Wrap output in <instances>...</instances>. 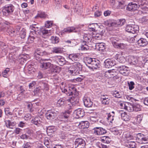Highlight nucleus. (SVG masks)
<instances>
[{
    "instance_id": "obj_1",
    "label": "nucleus",
    "mask_w": 148,
    "mask_h": 148,
    "mask_svg": "<svg viewBox=\"0 0 148 148\" xmlns=\"http://www.w3.org/2000/svg\"><path fill=\"white\" fill-rule=\"evenodd\" d=\"M62 91L67 95L72 96L67 101H69L74 106L79 103V99L78 96V93L76 91V89L74 87L69 86L67 88H64L63 89H62Z\"/></svg>"
},
{
    "instance_id": "obj_2",
    "label": "nucleus",
    "mask_w": 148,
    "mask_h": 148,
    "mask_svg": "<svg viewBox=\"0 0 148 148\" xmlns=\"http://www.w3.org/2000/svg\"><path fill=\"white\" fill-rule=\"evenodd\" d=\"M81 65L80 63L75 62L69 69V72L73 75H77L79 73Z\"/></svg>"
},
{
    "instance_id": "obj_3",
    "label": "nucleus",
    "mask_w": 148,
    "mask_h": 148,
    "mask_svg": "<svg viewBox=\"0 0 148 148\" xmlns=\"http://www.w3.org/2000/svg\"><path fill=\"white\" fill-rule=\"evenodd\" d=\"M14 8V7L12 4L5 6L2 10L3 14L6 16H8L12 14Z\"/></svg>"
},
{
    "instance_id": "obj_4",
    "label": "nucleus",
    "mask_w": 148,
    "mask_h": 148,
    "mask_svg": "<svg viewBox=\"0 0 148 148\" xmlns=\"http://www.w3.org/2000/svg\"><path fill=\"white\" fill-rule=\"evenodd\" d=\"M43 61L45 62H42L41 63L40 66L44 69H49L52 68L53 64H51V62L52 60L50 59H43Z\"/></svg>"
},
{
    "instance_id": "obj_5",
    "label": "nucleus",
    "mask_w": 148,
    "mask_h": 148,
    "mask_svg": "<svg viewBox=\"0 0 148 148\" xmlns=\"http://www.w3.org/2000/svg\"><path fill=\"white\" fill-rule=\"evenodd\" d=\"M107 130L104 129L100 127H96L92 130V132L95 135H101L107 133Z\"/></svg>"
},
{
    "instance_id": "obj_6",
    "label": "nucleus",
    "mask_w": 148,
    "mask_h": 148,
    "mask_svg": "<svg viewBox=\"0 0 148 148\" xmlns=\"http://www.w3.org/2000/svg\"><path fill=\"white\" fill-rule=\"evenodd\" d=\"M74 143L76 148H85L86 142L82 138H78L76 139Z\"/></svg>"
},
{
    "instance_id": "obj_7",
    "label": "nucleus",
    "mask_w": 148,
    "mask_h": 148,
    "mask_svg": "<svg viewBox=\"0 0 148 148\" xmlns=\"http://www.w3.org/2000/svg\"><path fill=\"white\" fill-rule=\"evenodd\" d=\"M129 69V68L128 67L125 65H122L118 67V69L120 73L125 76H127L129 75L130 71Z\"/></svg>"
},
{
    "instance_id": "obj_8",
    "label": "nucleus",
    "mask_w": 148,
    "mask_h": 148,
    "mask_svg": "<svg viewBox=\"0 0 148 148\" xmlns=\"http://www.w3.org/2000/svg\"><path fill=\"white\" fill-rule=\"evenodd\" d=\"M136 136L137 139L140 141L142 143H146L148 142V138L144 135L141 133H138L136 134Z\"/></svg>"
},
{
    "instance_id": "obj_9",
    "label": "nucleus",
    "mask_w": 148,
    "mask_h": 148,
    "mask_svg": "<svg viewBox=\"0 0 148 148\" xmlns=\"http://www.w3.org/2000/svg\"><path fill=\"white\" fill-rule=\"evenodd\" d=\"M56 116V114L53 110H48L45 114V116L47 119L51 120Z\"/></svg>"
},
{
    "instance_id": "obj_10",
    "label": "nucleus",
    "mask_w": 148,
    "mask_h": 148,
    "mask_svg": "<svg viewBox=\"0 0 148 148\" xmlns=\"http://www.w3.org/2000/svg\"><path fill=\"white\" fill-rule=\"evenodd\" d=\"M129 62L130 64L138 66L140 64V61H139L137 58L131 56L128 59Z\"/></svg>"
},
{
    "instance_id": "obj_11",
    "label": "nucleus",
    "mask_w": 148,
    "mask_h": 148,
    "mask_svg": "<svg viewBox=\"0 0 148 148\" xmlns=\"http://www.w3.org/2000/svg\"><path fill=\"white\" fill-rule=\"evenodd\" d=\"M99 60L95 58L93 59V61L90 65L88 66V67L92 70L97 69L99 68Z\"/></svg>"
},
{
    "instance_id": "obj_12",
    "label": "nucleus",
    "mask_w": 148,
    "mask_h": 148,
    "mask_svg": "<svg viewBox=\"0 0 148 148\" xmlns=\"http://www.w3.org/2000/svg\"><path fill=\"white\" fill-rule=\"evenodd\" d=\"M38 85L41 90H48L49 89L48 84L46 82L43 81H39L38 82Z\"/></svg>"
},
{
    "instance_id": "obj_13",
    "label": "nucleus",
    "mask_w": 148,
    "mask_h": 148,
    "mask_svg": "<svg viewBox=\"0 0 148 148\" xmlns=\"http://www.w3.org/2000/svg\"><path fill=\"white\" fill-rule=\"evenodd\" d=\"M83 101L85 106L86 107H91L93 105V103L90 98L87 97H84L83 98Z\"/></svg>"
},
{
    "instance_id": "obj_14",
    "label": "nucleus",
    "mask_w": 148,
    "mask_h": 148,
    "mask_svg": "<svg viewBox=\"0 0 148 148\" xmlns=\"http://www.w3.org/2000/svg\"><path fill=\"white\" fill-rule=\"evenodd\" d=\"M104 64L106 68H110L115 65V63L114 61H111L110 60L108 59L105 60Z\"/></svg>"
},
{
    "instance_id": "obj_15",
    "label": "nucleus",
    "mask_w": 148,
    "mask_h": 148,
    "mask_svg": "<svg viewBox=\"0 0 148 148\" xmlns=\"http://www.w3.org/2000/svg\"><path fill=\"white\" fill-rule=\"evenodd\" d=\"M57 63L60 66H62L65 63L64 58L61 56H56L55 57Z\"/></svg>"
},
{
    "instance_id": "obj_16",
    "label": "nucleus",
    "mask_w": 148,
    "mask_h": 148,
    "mask_svg": "<svg viewBox=\"0 0 148 148\" xmlns=\"http://www.w3.org/2000/svg\"><path fill=\"white\" fill-rule=\"evenodd\" d=\"M138 9L135 3H129L126 7V9L129 11H135Z\"/></svg>"
},
{
    "instance_id": "obj_17",
    "label": "nucleus",
    "mask_w": 148,
    "mask_h": 148,
    "mask_svg": "<svg viewBox=\"0 0 148 148\" xmlns=\"http://www.w3.org/2000/svg\"><path fill=\"white\" fill-rule=\"evenodd\" d=\"M79 55L80 54L79 53L71 54L69 55V58L73 61H78L79 59Z\"/></svg>"
},
{
    "instance_id": "obj_18",
    "label": "nucleus",
    "mask_w": 148,
    "mask_h": 148,
    "mask_svg": "<svg viewBox=\"0 0 148 148\" xmlns=\"http://www.w3.org/2000/svg\"><path fill=\"white\" fill-rule=\"evenodd\" d=\"M55 127L53 126H48L46 130L47 133L49 136H52L55 131Z\"/></svg>"
},
{
    "instance_id": "obj_19",
    "label": "nucleus",
    "mask_w": 148,
    "mask_h": 148,
    "mask_svg": "<svg viewBox=\"0 0 148 148\" xmlns=\"http://www.w3.org/2000/svg\"><path fill=\"white\" fill-rule=\"evenodd\" d=\"M5 29L6 30L7 32L9 34V35L11 36H14V33L15 31L14 29L11 27H8L7 25L5 27Z\"/></svg>"
},
{
    "instance_id": "obj_20",
    "label": "nucleus",
    "mask_w": 148,
    "mask_h": 148,
    "mask_svg": "<svg viewBox=\"0 0 148 148\" xmlns=\"http://www.w3.org/2000/svg\"><path fill=\"white\" fill-rule=\"evenodd\" d=\"M138 43L140 46H145L148 44V42L145 39L141 38L138 41Z\"/></svg>"
},
{
    "instance_id": "obj_21",
    "label": "nucleus",
    "mask_w": 148,
    "mask_h": 148,
    "mask_svg": "<svg viewBox=\"0 0 148 148\" xmlns=\"http://www.w3.org/2000/svg\"><path fill=\"white\" fill-rule=\"evenodd\" d=\"M5 124L7 127L12 129L15 126L16 123L14 122L8 120L5 121Z\"/></svg>"
},
{
    "instance_id": "obj_22",
    "label": "nucleus",
    "mask_w": 148,
    "mask_h": 148,
    "mask_svg": "<svg viewBox=\"0 0 148 148\" xmlns=\"http://www.w3.org/2000/svg\"><path fill=\"white\" fill-rule=\"evenodd\" d=\"M135 3H136V6L138 9L139 8H141L142 9H145V6L143 7H142L143 6L145 5V1L139 0L137 2H136Z\"/></svg>"
},
{
    "instance_id": "obj_23",
    "label": "nucleus",
    "mask_w": 148,
    "mask_h": 148,
    "mask_svg": "<svg viewBox=\"0 0 148 148\" xmlns=\"http://www.w3.org/2000/svg\"><path fill=\"white\" fill-rule=\"evenodd\" d=\"M76 114L78 118H81L84 115L85 112L83 110L78 109L76 111Z\"/></svg>"
},
{
    "instance_id": "obj_24",
    "label": "nucleus",
    "mask_w": 148,
    "mask_h": 148,
    "mask_svg": "<svg viewBox=\"0 0 148 148\" xmlns=\"http://www.w3.org/2000/svg\"><path fill=\"white\" fill-rule=\"evenodd\" d=\"M72 112V111H66L62 114V118L64 119V121H67L69 116V114Z\"/></svg>"
},
{
    "instance_id": "obj_25",
    "label": "nucleus",
    "mask_w": 148,
    "mask_h": 148,
    "mask_svg": "<svg viewBox=\"0 0 148 148\" xmlns=\"http://www.w3.org/2000/svg\"><path fill=\"white\" fill-rule=\"evenodd\" d=\"M102 143L107 144H109L111 141V139L108 136H104L101 138Z\"/></svg>"
},
{
    "instance_id": "obj_26",
    "label": "nucleus",
    "mask_w": 148,
    "mask_h": 148,
    "mask_svg": "<svg viewBox=\"0 0 148 148\" xmlns=\"http://www.w3.org/2000/svg\"><path fill=\"white\" fill-rule=\"evenodd\" d=\"M107 114L108 116L107 119L110 122L113 123H115V121L114 118V115H112L110 113H107Z\"/></svg>"
},
{
    "instance_id": "obj_27",
    "label": "nucleus",
    "mask_w": 148,
    "mask_h": 148,
    "mask_svg": "<svg viewBox=\"0 0 148 148\" xmlns=\"http://www.w3.org/2000/svg\"><path fill=\"white\" fill-rule=\"evenodd\" d=\"M121 114L122 119L125 121H127L130 120V116L125 112H121Z\"/></svg>"
},
{
    "instance_id": "obj_28",
    "label": "nucleus",
    "mask_w": 148,
    "mask_h": 148,
    "mask_svg": "<svg viewBox=\"0 0 148 148\" xmlns=\"http://www.w3.org/2000/svg\"><path fill=\"white\" fill-rule=\"evenodd\" d=\"M30 29H32L33 30L34 32H33L32 33L34 34H36V32L39 31L40 29V28L39 27L37 26L36 25H31L30 27Z\"/></svg>"
},
{
    "instance_id": "obj_29",
    "label": "nucleus",
    "mask_w": 148,
    "mask_h": 148,
    "mask_svg": "<svg viewBox=\"0 0 148 148\" xmlns=\"http://www.w3.org/2000/svg\"><path fill=\"white\" fill-rule=\"evenodd\" d=\"M32 123L37 125L40 124L41 123V121L40 120V119L38 117H36L33 119L31 121Z\"/></svg>"
},
{
    "instance_id": "obj_30",
    "label": "nucleus",
    "mask_w": 148,
    "mask_h": 148,
    "mask_svg": "<svg viewBox=\"0 0 148 148\" xmlns=\"http://www.w3.org/2000/svg\"><path fill=\"white\" fill-rule=\"evenodd\" d=\"M132 30L130 32V33L134 34L138 31L139 27L137 25H132Z\"/></svg>"
},
{
    "instance_id": "obj_31",
    "label": "nucleus",
    "mask_w": 148,
    "mask_h": 148,
    "mask_svg": "<svg viewBox=\"0 0 148 148\" xmlns=\"http://www.w3.org/2000/svg\"><path fill=\"white\" fill-rule=\"evenodd\" d=\"M89 125L88 122L87 121H82L79 124L81 126L82 128V129L88 128L89 127Z\"/></svg>"
},
{
    "instance_id": "obj_32",
    "label": "nucleus",
    "mask_w": 148,
    "mask_h": 148,
    "mask_svg": "<svg viewBox=\"0 0 148 148\" xmlns=\"http://www.w3.org/2000/svg\"><path fill=\"white\" fill-rule=\"evenodd\" d=\"M125 4L124 1L119 2L118 5L116 6V8L119 10L125 9Z\"/></svg>"
},
{
    "instance_id": "obj_33",
    "label": "nucleus",
    "mask_w": 148,
    "mask_h": 148,
    "mask_svg": "<svg viewBox=\"0 0 148 148\" xmlns=\"http://www.w3.org/2000/svg\"><path fill=\"white\" fill-rule=\"evenodd\" d=\"M63 51L62 48L55 47L53 49V52L56 53H62Z\"/></svg>"
},
{
    "instance_id": "obj_34",
    "label": "nucleus",
    "mask_w": 148,
    "mask_h": 148,
    "mask_svg": "<svg viewBox=\"0 0 148 148\" xmlns=\"http://www.w3.org/2000/svg\"><path fill=\"white\" fill-rule=\"evenodd\" d=\"M75 28L73 27H68L67 28L63 30V32L71 33L72 32H75L74 30H75Z\"/></svg>"
},
{
    "instance_id": "obj_35",
    "label": "nucleus",
    "mask_w": 148,
    "mask_h": 148,
    "mask_svg": "<svg viewBox=\"0 0 148 148\" xmlns=\"http://www.w3.org/2000/svg\"><path fill=\"white\" fill-rule=\"evenodd\" d=\"M113 94L114 97L117 98H121L122 96V93L121 92L116 90L114 91L113 92Z\"/></svg>"
},
{
    "instance_id": "obj_36",
    "label": "nucleus",
    "mask_w": 148,
    "mask_h": 148,
    "mask_svg": "<svg viewBox=\"0 0 148 148\" xmlns=\"http://www.w3.org/2000/svg\"><path fill=\"white\" fill-rule=\"evenodd\" d=\"M47 15L45 14L44 12H39L38 14L35 16V18H38L40 17L41 18H45L47 17Z\"/></svg>"
},
{
    "instance_id": "obj_37",
    "label": "nucleus",
    "mask_w": 148,
    "mask_h": 148,
    "mask_svg": "<svg viewBox=\"0 0 148 148\" xmlns=\"http://www.w3.org/2000/svg\"><path fill=\"white\" fill-rule=\"evenodd\" d=\"M39 42L40 45L42 46L47 45L48 44V41L45 39H41Z\"/></svg>"
},
{
    "instance_id": "obj_38",
    "label": "nucleus",
    "mask_w": 148,
    "mask_h": 148,
    "mask_svg": "<svg viewBox=\"0 0 148 148\" xmlns=\"http://www.w3.org/2000/svg\"><path fill=\"white\" fill-rule=\"evenodd\" d=\"M65 100L63 99H60L57 101V105L58 107H61L63 106L65 103Z\"/></svg>"
},
{
    "instance_id": "obj_39",
    "label": "nucleus",
    "mask_w": 148,
    "mask_h": 148,
    "mask_svg": "<svg viewBox=\"0 0 148 148\" xmlns=\"http://www.w3.org/2000/svg\"><path fill=\"white\" fill-rule=\"evenodd\" d=\"M51 40L52 43L56 44L58 43L59 42V39L58 37L55 36H52Z\"/></svg>"
},
{
    "instance_id": "obj_40",
    "label": "nucleus",
    "mask_w": 148,
    "mask_h": 148,
    "mask_svg": "<svg viewBox=\"0 0 148 148\" xmlns=\"http://www.w3.org/2000/svg\"><path fill=\"white\" fill-rule=\"evenodd\" d=\"M141 110V106L138 104L134 105V111L137 112Z\"/></svg>"
},
{
    "instance_id": "obj_41",
    "label": "nucleus",
    "mask_w": 148,
    "mask_h": 148,
    "mask_svg": "<svg viewBox=\"0 0 148 148\" xmlns=\"http://www.w3.org/2000/svg\"><path fill=\"white\" fill-rule=\"evenodd\" d=\"M112 43L114 46H122L125 45V44L123 43H119L117 41L115 40L112 41Z\"/></svg>"
},
{
    "instance_id": "obj_42",
    "label": "nucleus",
    "mask_w": 148,
    "mask_h": 148,
    "mask_svg": "<svg viewBox=\"0 0 148 148\" xmlns=\"http://www.w3.org/2000/svg\"><path fill=\"white\" fill-rule=\"evenodd\" d=\"M127 84L129 86V89L130 90H132L134 88L135 83L133 81L130 82H128Z\"/></svg>"
},
{
    "instance_id": "obj_43",
    "label": "nucleus",
    "mask_w": 148,
    "mask_h": 148,
    "mask_svg": "<svg viewBox=\"0 0 148 148\" xmlns=\"http://www.w3.org/2000/svg\"><path fill=\"white\" fill-rule=\"evenodd\" d=\"M27 70L29 73H32L34 72V66L32 64L29 65L27 67Z\"/></svg>"
},
{
    "instance_id": "obj_44",
    "label": "nucleus",
    "mask_w": 148,
    "mask_h": 148,
    "mask_svg": "<svg viewBox=\"0 0 148 148\" xmlns=\"http://www.w3.org/2000/svg\"><path fill=\"white\" fill-rule=\"evenodd\" d=\"M10 71V69L8 68H6L2 73L3 76L5 77L8 76V73Z\"/></svg>"
},
{
    "instance_id": "obj_45",
    "label": "nucleus",
    "mask_w": 148,
    "mask_h": 148,
    "mask_svg": "<svg viewBox=\"0 0 148 148\" xmlns=\"http://www.w3.org/2000/svg\"><path fill=\"white\" fill-rule=\"evenodd\" d=\"M127 146L129 148H134L136 147V145L135 142L131 141L128 143Z\"/></svg>"
},
{
    "instance_id": "obj_46",
    "label": "nucleus",
    "mask_w": 148,
    "mask_h": 148,
    "mask_svg": "<svg viewBox=\"0 0 148 148\" xmlns=\"http://www.w3.org/2000/svg\"><path fill=\"white\" fill-rule=\"evenodd\" d=\"M32 31H31L30 33V35L28 38V42L29 43H31L35 39L34 37L31 36L32 34H33L32 33Z\"/></svg>"
},
{
    "instance_id": "obj_47",
    "label": "nucleus",
    "mask_w": 148,
    "mask_h": 148,
    "mask_svg": "<svg viewBox=\"0 0 148 148\" xmlns=\"http://www.w3.org/2000/svg\"><path fill=\"white\" fill-rule=\"evenodd\" d=\"M128 106H126L125 109L128 111L129 112H131L134 111V105H129L127 104Z\"/></svg>"
},
{
    "instance_id": "obj_48",
    "label": "nucleus",
    "mask_w": 148,
    "mask_h": 148,
    "mask_svg": "<svg viewBox=\"0 0 148 148\" xmlns=\"http://www.w3.org/2000/svg\"><path fill=\"white\" fill-rule=\"evenodd\" d=\"M70 104H68L66 106V108L67 110L66 111L71 110L72 111V110L73 109V106H74V105L72 104L71 103H70Z\"/></svg>"
},
{
    "instance_id": "obj_49",
    "label": "nucleus",
    "mask_w": 148,
    "mask_h": 148,
    "mask_svg": "<svg viewBox=\"0 0 148 148\" xmlns=\"http://www.w3.org/2000/svg\"><path fill=\"white\" fill-rule=\"evenodd\" d=\"M89 49L88 47H79L78 50L80 51H82L83 52V53H86V51Z\"/></svg>"
},
{
    "instance_id": "obj_50",
    "label": "nucleus",
    "mask_w": 148,
    "mask_h": 148,
    "mask_svg": "<svg viewBox=\"0 0 148 148\" xmlns=\"http://www.w3.org/2000/svg\"><path fill=\"white\" fill-rule=\"evenodd\" d=\"M119 55L117 56L118 61L120 63H123L125 62V58L123 56L119 57Z\"/></svg>"
},
{
    "instance_id": "obj_51",
    "label": "nucleus",
    "mask_w": 148,
    "mask_h": 148,
    "mask_svg": "<svg viewBox=\"0 0 148 148\" xmlns=\"http://www.w3.org/2000/svg\"><path fill=\"white\" fill-rule=\"evenodd\" d=\"M125 22V20L124 19H122L118 20L116 23V24L118 25L122 26L124 24Z\"/></svg>"
},
{
    "instance_id": "obj_52",
    "label": "nucleus",
    "mask_w": 148,
    "mask_h": 148,
    "mask_svg": "<svg viewBox=\"0 0 148 148\" xmlns=\"http://www.w3.org/2000/svg\"><path fill=\"white\" fill-rule=\"evenodd\" d=\"M36 84V82L33 81L30 83L29 84V88L30 89V90H32L33 88H34L35 85Z\"/></svg>"
},
{
    "instance_id": "obj_53",
    "label": "nucleus",
    "mask_w": 148,
    "mask_h": 148,
    "mask_svg": "<svg viewBox=\"0 0 148 148\" xmlns=\"http://www.w3.org/2000/svg\"><path fill=\"white\" fill-rule=\"evenodd\" d=\"M5 112L6 115H13V113L10 111L9 109L8 108H5Z\"/></svg>"
},
{
    "instance_id": "obj_54",
    "label": "nucleus",
    "mask_w": 148,
    "mask_h": 148,
    "mask_svg": "<svg viewBox=\"0 0 148 148\" xmlns=\"http://www.w3.org/2000/svg\"><path fill=\"white\" fill-rule=\"evenodd\" d=\"M132 25H127L125 28V30L127 32H128L129 33H130V32L132 30Z\"/></svg>"
},
{
    "instance_id": "obj_55",
    "label": "nucleus",
    "mask_w": 148,
    "mask_h": 148,
    "mask_svg": "<svg viewBox=\"0 0 148 148\" xmlns=\"http://www.w3.org/2000/svg\"><path fill=\"white\" fill-rule=\"evenodd\" d=\"M41 89L39 87V86H38V87L36 88L34 90V94L36 95V94H37L38 93H40V92L41 91Z\"/></svg>"
},
{
    "instance_id": "obj_56",
    "label": "nucleus",
    "mask_w": 148,
    "mask_h": 148,
    "mask_svg": "<svg viewBox=\"0 0 148 148\" xmlns=\"http://www.w3.org/2000/svg\"><path fill=\"white\" fill-rule=\"evenodd\" d=\"M82 7L81 5H78L77 4L75 8V11L76 12H79L81 10Z\"/></svg>"
},
{
    "instance_id": "obj_57",
    "label": "nucleus",
    "mask_w": 148,
    "mask_h": 148,
    "mask_svg": "<svg viewBox=\"0 0 148 148\" xmlns=\"http://www.w3.org/2000/svg\"><path fill=\"white\" fill-rule=\"evenodd\" d=\"M31 143H26L24 144L22 146V148H30Z\"/></svg>"
},
{
    "instance_id": "obj_58",
    "label": "nucleus",
    "mask_w": 148,
    "mask_h": 148,
    "mask_svg": "<svg viewBox=\"0 0 148 148\" xmlns=\"http://www.w3.org/2000/svg\"><path fill=\"white\" fill-rule=\"evenodd\" d=\"M142 89V88L141 86L140 85H138L136 87L135 90L137 92H139L141 91Z\"/></svg>"
},
{
    "instance_id": "obj_59",
    "label": "nucleus",
    "mask_w": 148,
    "mask_h": 148,
    "mask_svg": "<svg viewBox=\"0 0 148 148\" xmlns=\"http://www.w3.org/2000/svg\"><path fill=\"white\" fill-rule=\"evenodd\" d=\"M52 23L51 21H47L45 23V27H46L49 28L51 26Z\"/></svg>"
},
{
    "instance_id": "obj_60",
    "label": "nucleus",
    "mask_w": 148,
    "mask_h": 148,
    "mask_svg": "<svg viewBox=\"0 0 148 148\" xmlns=\"http://www.w3.org/2000/svg\"><path fill=\"white\" fill-rule=\"evenodd\" d=\"M50 31V30H48L47 29H43L42 30L41 32L43 35L48 34V35H49V34H49Z\"/></svg>"
},
{
    "instance_id": "obj_61",
    "label": "nucleus",
    "mask_w": 148,
    "mask_h": 148,
    "mask_svg": "<svg viewBox=\"0 0 148 148\" xmlns=\"http://www.w3.org/2000/svg\"><path fill=\"white\" fill-rule=\"evenodd\" d=\"M114 70H110L106 72L107 73H109L110 75H112V77H114L115 75H116V73L113 72Z\"/></svg>"
},
{
    "instance_id": "obj_62",
    "label": "nucleus",
    "mask_w": 148,
    "mask_h": 148,
    "mask_svg": "<svg viewBox=\"0 0 148 148\" xmlns=\"http://www.w3.org/2000/svg\"><path fill=\"white\" fill-rule=\"evenodd\" d=\"M113 133L116 135H120L121 134V130H119L116 129H114L112 131Z\"/></svg>"
},
{
    "instance_id": "obj_63",
    "label": "nucleus",
    "mask_w": 148,
    "mask_h": 148,
    "mask_svg": "<svg viewBox=\"0 0 148 148\" xmlns=\"http://www.w3.org/2000/svg\"><path fill=\"white\" fill-rule=\"evenodd\" d=\"M98 51L100 53L104 52L106 51V49L105 47H98Z\"/></svg>"
},
{
    "instance_id": "obj_64",
    "label": "nucleus",
    "mask_w": 148,
    "mask_h": 148,
    "mask_svg": "<svg viewBox=\"0 0 148 148\" xmlns=\"http://www.w3.org/2000/svg\"><path fill=\"white\" fill-rule=\"evenodd\" d=\"M26 35V33L25 32L23 31H21L20 33L21 37L22 38H25Z\"/></svg>"
}]
</instances>
